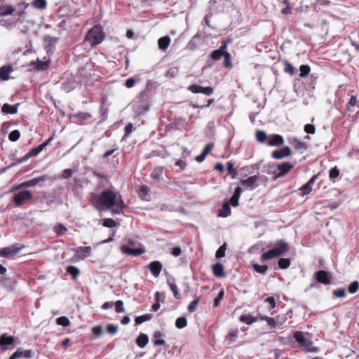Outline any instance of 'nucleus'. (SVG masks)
Segmentation results:
<instances>
[{
    "mask_svg": "<svg viewBox=\"0 0 359 359\" xmlns=\"http://www.w3.org/2000/svg\"><path fill=\"white\" fill-rule=\"evenodd\" d=\"M96 203L101 209L109 210L112 208V212L116 215L123 213L126 204L120 194L117 195L111 189H105L102 191L97 198Z\"/></svg>",
    "mask_w": 359,
    "mask_h": 359,
    "instance_id": "nucleus-1",
    "label": "nucleus"
},
{
    "mask_svg": "<svg viewBox=\"0 0 359 359\" xmlns=\"http://www.w3.org/2000/svg\"><path fill=\"white\" fill-rule=\"evenodd\" d=\"M295 165L294 163H273L268 165L267 173L273 175L275 180L286 175Z\"/></svg>",
    "mask_w": 359,
    "mask_h": 359,
    "instance_id": "nucleus-2",
    "label": "nucleus"
},
{
    "mask_svg": "<svg viewBox=\"0 0 359 359\" xmlns=\"http://www.w3.org/2000/svg\"><path fill=\"white\" fill-rule=\"evenodd\" d=\"M105 37V34L101 27L93 26L86 34L83 43H88L90 47L100 44Z\"/></svg>",
    "mask_w": 359,
    "mask_h": 359,
    "instance_id": "nucleus-3",
    "label": "nucleus"
},
{
    "mask_svg": "<svg viewBox=\"0 0 359 359\" xmlns=\"http://www.w3.org/2000/svg\"><path fill=\"white\" fill-rule=\"evenodd\" d=\"M294 338L306 352L317 353L320 351V348L318 346H313V341L309 339H306L302 332H295Z\"/></svg>",
    "mask_w": 359,
    "mask_h": 359,
    "instance_id": "nucleus-4",
    "label": "nucleus"
},
{
    "mask_svg": "<svg viewBox=\"0 0 359 359\" xmlns=\"http://www.w3.org/2000/svg\"><path fill=\"white\" fill-rule=\"evenodd\" d=\"M287 142L294 148L299 151L300 154H303L307 149V144L295 137H290L287 138Z\"/></svg>",
    "mask_w": 359,
    "mask_h": 359,
    "instance_id": "nucleus-5",
    "label": "nucleus"
},
{
    "mask_svg": "<svg viewBox=\"0 0 359 359\" xmlns=\"http://www.w3.org/2000/svg\"><path fill=\"white\" fill-rule=\"evenodd\" d=\"M187 89L193 93H203L208 96L211 95L214 92L212 87H203L196 84L190 85Z\"/></svg>",
    "mask_w": 359,
    "mask_h": 359,
    "instance_id": "nucleus-6",
    "label": "nucleus"
},
{
    "mask_svg": "<svg viewBox=\"0 0 359 359\" xmlns=\"http://www.w3.org/2000/svg\"><path fill=\"white\" fill-rule=\"evenodd\" d=\"M49 65L50 60L41 61L39 59H36V60L29 62L27 66L30 67L29 70L44 71L48 68Z\"/></svg>",
    "mask_w": 359,
    "mask_h": 359,
    "instance_id": "nucleus-7",
    "label": "nucleus"
},
{
    "mask_svg": "<svg viewBox=\"0 0 359 359\" xmlns=\"http://www.w3.org/2000/svg\"><path fill=\"white\" fill-rule=\"evenodd\" d=\"M21 250V247H16L15 245L6 247L0 249V257L6 258H13Z\"/></svg>",
    "mask_w": 359,
    "mask_h": 359,
    "instance_id": "nucleus-8",
    "label": "nucleus"
},
{
    "mask_svg": "<svg viewBox=\"0 0 359 359\" xmlns=\"http://www.w3.org/2000/svg\"><path fill=\"white\" fill-rule=\"evenodd\" d=\"M121 251L123 254L137 257L144 253L145 249L143 247L132 248L127 245H123L121 248Z\"/></svg>",
    "mask_w": 359,
    "mask_h": 359,
    "instance_id": "nucleus-9",
    "label": "nucleus"
},
{
    "mask_svg": "<svg viewBox=\"0 0 359 359\" xmlns=\"http://www.w3.org/2000/svg\"><path fill=\"white\" fill-rule=\"evenodd\" d=\"M14 342L15 338L13 336H9L7 334H3L0 336V348L2 351L9 349Z\"/></svg>",
    "mask_w": 359,
    "mask_h": 359,
    "instance_id": "nucleus-10",
    "label": "nucleus"
},
{
    "mask_svg": "<svg viewBox=\"0 0 359 359\" xmlns=\"http://www.w3.org/2000/svg\"><path fill=\"white\" fill-rule=\"evenodd\" d=\"M79 85V82L73 77H67L62 84V89L65 92L69 93L74 90Z\"/></svg>",
    "mask_w": 359,
    "mask_h": 359,
    "instance_id": "nucleus-11",
    "label": "nucleus"
},
{
    "mask_svg": "<svg viewBox=\"0 0 359 359\" xmlns=\"http://www.w3.org/2000/svg\"><path fill=\"white\" fill-rule=\"evenodd\" d=\"M276 256L278 257L289 250V245L283 240L277 241L273 248Z\"/></svg>",
    "mask_w": 359,
    "mask_h": 359,
    "instance_id": "nucleus-12",
    "label": "nucleus"
},
{
    "mask_svg": "<svg viewBox=\"0 0 359 359\" xmlns=\"http://www.w3.org/2000/svg\"><path fill=\"white\" fill-rule=\"evenodd\" d=\"M259 177L257 175L250 176L245 180H241V184L245 187V189H249L250 190L255 189L257 187V181Z\"/></svg>",
    "mask_w": 359,
    "mask_h": 359,
    "instance_id": "nucleus-13",
    "label": "nucleus"
},
{
    "mask_svg": "<svg viewBox=\"0 0 359 359\" xmlns=\"http://www.w3.org/2000/svg\"><path fill=\"white\" fill-rule=\"evenodd\" d=\"M292 151L287 146L284 147L281 149H276L272 151L271 157L274 159H282L285 157L290 156Z\"/></svg>",
    "mask_w": 359,
    "mask_h": 359,
    "instance_id": "nucleus-14",
    "label": "nucleus"
},
{
    "mask_svg": "<svg viewBox=\"0 0 359 359\" xmlns=\"http://www.w3.org/2000/svg\"><path fill=\"white\" fill-rule=\"evenodd\" d=\"M314 276L317 281L322 284L327 285L331 282L330 273L326 271L319 270L315 273Z\"/></svg>",
    "mask_w": 359,
    "mask_h": 359,
    "instance_id": "nucleus-15",
    "label": "nucleus"
},
{
    "mask_svg": "<svg viewBox=\"0 0 359 359\" xmlns=\"http://www.w3.org/2000/svg\"><path fill=\"white\" fill-rule=\"evenodd\" d=\"M73 251L75 252L79 259H84L86 257L90 256L92 248L90 246H80L74 248Z\"/></svg>",
    "mask_w": 359,
    "mask_h": 359,
    "instance_id": "nucleus-16",
    "label": "nucleus"
},
{
    "mask_svg": "<svg viewBox=\"0 0 359 359\" xmlns=\"http://www.w3.org/2000/svg\"><path fill=\"white\" fill-rule=\"evenodd\" d=\"M284 144L283 137L278 134H273L269 136L267 144L271 147H279Z\"/></svg>",
    "mask_w": 359,
    "mask_h": 359,
    "instance_id": "nucleus-17",
    "label": "nucleus"
},
{
    "mask_svg": "<svg viewBox=\"0 0 359 359\" xmlns=\"http://www.w3.org/2000/svg\"><path fill=\"white\" fill-rule=\"evenodd\" d=\"M162 267L163 266L161 263L158 261H153L148 265V268L149 269L151 273L156 278L159 276L162 270Z\"/></svg>",
    "mask_w": 359,
    "mask_h": 359,
    "instance_id": "nucleus-18",
    "label": "nucleus"
},
{
    "mask_svg": "<svg viewBox=\"0 0 359 359\" xmlns=\"http://www.w3.org/2000/svg\"><path fill=\"white\" fill-rule=\"evenodd\" d=\"M212 273L217 278H223L225 276V273L224 271V266L222 264L217 262L215 264L212 265Z\"/></svg>",
    "mask_w": 359,
    "mask_h": 359,
    "instance_id": "nucleus-19",
    "label": "nucleus"
},
{
    "mask_svg": "<svg viewBox=\"0 0 359 359\" xmlns=\"http://www.w3.org/2000/svg\"><path fill=\"white\" fill-rule=\"evenodd\" d=\"M46 178L47 177L46 175H42L29 180L24 181V188L34 187L40 182H44L46 180Z\"/></svg>",
    "mask_w": 359,
    "mask_h": 359,
    "instance_id": "nucleus-20",
    "label": "nucleus"
},
{
    "mask_svg": "<svg viewBox=\"0 0 359 359\" xmlns=\"http://www.w3.org/2000/svg\"><path fill=\"white\" fill-rule=\"evenodd\" d=\"M44 41L46 43V51L48 53L50 50H51L54 48V46L58 41V39L57 37H53V36L47 35L44 37Z\"/></svg>",
    "mask_w": 359,
    "mask_h": 359,
    "instance_id": "nucleus-21",
    "label": "nucleus"
},
{
    "mask_svg": "<svg viewBox=\"0 0 359 359\" xmlns=\"http://www.w3.org/2000/svg\"><path fill=\"white\" fill-rule=\"evenodd\" d=\"M238 337V330L237 329H231L226 335L225 341H227L229 344H231L237 339Z\"/></svg>",
    "mask_w": 359,
    "mask_h": 359,
    "instance_id": "nucleus-22",
    "label": "nucleus"
},
{
    "mask_svg": "<svg viewBox=\"0 0 359 359\" xmlns=\"http://www.w3.org/2000/svg\"><path fill=\"white\" fill-rule=\"evenodd\" d=\"M231 214V208L229 202H224L222 205V210H220L217 214L218 217H226Z\"/></svg>",
    "mask_w": 359,
    "mask_h": 359,
    "instance_id": "nucleus-23",
    "label": "nucleus"
},
{
    "mask_svg": "<svg viewBox=\"0 0 359 359\" xmlns=\"http://www.w3.org/2000/svg\"><path fill=\"white\" fill-rule=\"evenodd\" d=\"M170 43V38L168 36H165L160 38L158 41V48L165 50Z\"/></svg>",
    "mask_w": 359,
    "mask_h": 359,
    "instance_id": "nucleus-24",
    "label": "nucleus"
},
{
    "mask_svg": "<svg viewBox=\"0 0 359 359\" xmlns=\"http://www.w3.org/2000/svg\"><path fill=\"white\" fill-rule=\"evenodd\" d=\"M12 71L11 66H3L0 68V79L7 81L9 79V74Z\"/></svg>",
    "mask_w": 359,
    "mask_h": 359,
    "instance_id": "nucleus-25",
    "label": "nucleus"
},
{
    "mask_svg": "<svg viewBox=\"0 0 359 359\" xmlns=\"http://www.w3.org/2000/svg\"><path fill=\"white\" fill-rule=\"evenodd\" d=\"M148 342V336L143 333H141L136 339V344L140 348H144Z\"/></svg>",
    "mask_w": 359,
    "mask_h": 359,
    "instance_id": "nucleus-26",
    "label": "nucleus"
},
{
    "mask_svg": "<svg viewBox=\"0 0 359 359\" xmlns=\"http://www.w3.org/2000/svg\"><path fill=\"white\" fill-rule=\"evenodd\" d=\"M163 168L162 167H156L151 172V177L159 182L162 179Z\"/></svg>",
    "mask_w": 359,
    "mask_h": 359,
    "instance_id": "nucleus-27",
    "label": "nucleus"
},
{
    "mask_svg": "<svg viewBox=\"0 0 359 359\" xmlns=\"http://www.w3.org/2000/svg\"><path fill=\"white\" fill-rule=\"evenodd\" d=\"M42 150L40 146H37L35 148L31 149L28 153L24 155V161H27L29 158L37 156Z\"/></svg>",
    "mask_w": 359,
    "mask_h": 359,
    "instance_id": "nucleus-28",
    "label": "nucleus"
},
{
    "mask_svg": "<svg viewBox=\"0 0 359 359\" xmlns=\"http://www.w3.org/2000/svg\"><path fill=\"white\" fill-rule=\"evenodd\" d=\"M275 257H278L273 250V249H271L264 253L261 255V261L264 262L266 260L272 259Z\"/></svg>",
    "mask_w": 359,
    "mask_h": 359,
    "instance_id": "nucleus-29",
    "label": "nucleus"
},
{
    "mask_svg": "<svg viewBox=\"0 0 359 359\" xmlns=\"http://www.w3.org/2000/svg\"><path fill=\"white\" fill-rule=\"evenodd\" d=\"M240 320L247 325H251L257 321V318L251 315H241L240 316Z\"/></svg>",
    "mask_w": 359,
    "mask_h": 359,
    "instance_id": "nucleus-30",
    "label": "nucleus"
},
{
    "mask_svg": "<svg viewBox=\"0 0 359 359\" xmlns=\"http://www.w3.org/2000/svg\"><path fill=\"white\" fill-rule=\"evenodd\" d=\"M17 105H11L8 104H4L2 106L1 111L5 114H15L17 112Z\"/></svg>",
    "mask_w": 359,
    "mask_h": 359,
    "instance_id": "nucleus-31",
    "label": "nucleus"
},
{
    "mask_svg": "<svg viewBox=\"0 0 359 359\" xmlns=\"http://www.w3.org/2000/svg\"><path fill=\"white\" fill-rule=\"evenodd\" d=\"M269 137L266 133L263 130H257L256 140L260 143H265L268 141Z\"/></svg>",
    "mask_w": 359,
    "mask_h": 359,
    "instance_id": "nucleus-32",
    "label": "nucleus"
},
{
    "mask_svg": "<svg viewBox=\"0 0 359 359\" xmlns=\"http://www.w3.org/2000/svg\"><path fill=\"white\" fill-rule=\"evenodd\" d=\"M153 318V315L151 314H145L143 316H140L135 318V325H140L145 321L151 320Z\"/></svg>",
    "mask_w": 359,
    "mask_h": 359,
    "instance_id": "nucleus-33",
    "label": "nucleus"
},
{
    "mask_svg": "<svg viewBox=\"0 0 359 359\" xmlns=\"http://www.w3.org/2000/svg\"><path fill=\"white\" fill-rule=\"evenodd\" d=\"M234 164L231 161H228L226 163V170L228 174L231 175L232 179H235L238 175V172L233 168Z\"/></svg>",
    "mask_w": 359,
    "mask_h": 359,
    "instance_id": "nucleus-34",
    "label": "nucleus"
},
{
    "mask_svg": "<svg viewBox=\"0 0 359 359\" xmlns=\"http://www.w3.org/2000/svg\"><path fill=\"white\" fill-rule=\"evenodd\" d=\"M66 271L69 273L73 279H76L80 273V271L78 267L75 266H69L66 269Z\"/></svg>",
    "mask_w": 359,
    "mask_h": 359,
    "instance_id": "nucleus-35",
    "label": "nucleus"
},
{
    "mask_svg": "<svg viewBox=\"0 0 359 359\" xmlns=\"http://www.w3.org/2000/svg\"><path fill=\"white\" fill-rule=\"evenodd\" d=\"M187 325V320L184 316H181L177 318L175 321V326L178 329H182Z\"/></svg>",
    "mask_w": 359,
    "mask_h": 359,
    "instance_id": "nucleus-36",
    "label": "nucleus"
},
{
    "mask_svg": "<svg viewBox=\"0 0 359 359\" xmlns=\"http://www.w3.org/2000/svg\"><path fill=\"white\" fill-rule=\"evenodd\" d=\"M252 268L256 272L262 275H264L268 270L266 265H259L258 264H252Z\"/></svg>",
    "mask_w": 359,
    "mask_h": 359,
    "instance_id": "nucleus-37",
    "label": "nucleus"
},
{
    "mask_svg": "<svg viewBox=\"0 0 359 359\" xmlns=\"http://www.w3.org/2000/svg\"><path fill=\"white\" fill-rule=\"evenodd\" d=\"M34 7L39 9H43L47 6L46 0H32L30 3Z\"/></svg>",
    "mask_w": 359,
    "mask_h": 359,
    "instance_id": "nucleus-38",
    "label": "nucleus"
},
{
    "mask_svg": "<svg viewBox=\"0 0 359 359\" xmlns=\"http://www.w3.org/2000/svg\"><path fill=\"white\" fill-rule=\"evenodd\" d=\"M290 265V260L287 258H280L278 262V266L280 269H286Z\"/></svg>",
    "mask_w": 359,
    "mask_h": 359,
    "instance_id": "nucleus-39",
    "label": "nucleus"
},
{
    "mask_svg": "<svg viewBox=\"0 0 359 359\" xmlns=\"http://www.w3.org/2000/svg\"><path fill=\"white\" fill-rule=\"evenodd\" d=\"M14 8L11 6L0 7V17L12 14Z\"/></svg>",
    "mask_w": 359,
    "mask_h": 359,
    "instance_id": "nucleus-40",
    "label": "nucleus"
},
{
    "mask_svg": "<svg viewBox=\"0 0 359 359\" xmlns=\"http://www.w3.org/2000/svg\"><path fill=\"white\" fill-rule=\"evenodd\" d=\"M168 285H169L171 291L172 292L174 297L176 299H179L181 296L178 291L177 285L174 283H170L169 280H168Z\"/></svg>",
    "mask_w": 359,
    "mask_h": 359,
    "instance_id": "nucleus-41",
    "label": "nucleus"
},
{
    "mask_svg": "<svg viewBox=\"0 0 359 359\" xmlns=\"http://www.w3.org/2000/svg\"><path fill=\"white\" fill-rule=\"evenodd\" d=\"M57 324L62 327H67L70 325L69 318L66 316H61L56 319Z\"/></svg>",
    "mask_w": 359,
    "mask_h": 359,
    "instance_id": "nucleus-42",
    "label": "nucleus"
},
{
    "mask_svg": "<svg viewBox=\"0 0 359 359\" xmlns=\"http://www.w3.org/2000/svg\"><path fill=\"white\" fill-rule=\"evenodd\" d=\"M226 249V244L224 243L216 251V253H215L216 258L217 259H220V258L224 257L225 256Z\"/></svg>",
    "mask_w": 359,
    "mask_h": 359,
    "instance_id": "nucleus-43",
    "label": "nucleus"
},
{
    "mask_svg": "<svg viewBox=\"0 0 359 359\" xmlns=\"http://www.w3.org/2000/svg\"><path fill=\"white\" fill-rule=\"evenodd\" d=\"M54 230L57 236H61L67 231V228L62 224H57L55 225Z\"/></svg>",
    "mask_w": 359,
    "mask_h": 359,
    "instance_id": "nucleus-44",
    "label": "nucleus"
},
{
    "mask_svg": "<svg viewBox=\"0 0 359 359\" xmlns=\"http://www.w3.org/2000/svg\"><path fill=\"white\" fill-rule=\"evenodd\" d=\"M310 67L309 65H302L299 67L300 74L299 76L301 77H305L309 75L310 72Z\"/></svg>",
    "mask_w": 359,
    "mask_h": 359,
    "instance_id": "nucleus-45",
    "label": "nucleus"
},
{
    "mask_svg": "<svg viewBox=\"0 0 359 359\" xmlns=\"http://www.w3.org/2000/svg\"><path fill=\"white\" fill-rule=\"evenodd\" d=\"M20 137V132L18 130H13L8 135V140L11 142H15Z\"/></svg>",
    "mask_w": 359,
    "mask_h": 359,
    "instance_id": "nucleus-46",
    "label": "nucleus"
},
{
    "mask_svg": "<svg viewBox=\"0 0 359 359\" xmlns=\"http://www.w3.org/2000/svg\"><path fill=\"white\" fill-rule=\"evenodd\" d=\"M359 288V283L358 281H353L349 285L348 288V291L351 294L355 293Z\"/></svg>",
    "mask_w": 359,
    "mask_h": 359,
    "instance_id": "nucleus-47",
    "label": "nucleus"
},
{
    "mask_svg": "<svg viewBox=\"0 0 359 359\" xmlns=\"http://www.w3.org/2000/svg\"><path fill=\"white\" fill-rule=\"evenodd\" d=\"M199 301L200 297H197L189 304L187 309L190 313H193L196 310V306L199 303Z\"/></svg>",
    "mask_w": 359,
    "mask_h": 359,
    "instance_id": "nucleus-48",
    "label": "nucleus"
},
{
    "mask_svg": "<svg viewBox=\"0 0 359 359\" xmlns=\"http://www.w3.org/2000/svg\"><path fill=\"white\" fill-rule=\"evenodd\" d=\"M76 117L79 121H85L91 117L90 114L88 112H79L74 116Z\"/></svg>",
    "mask_w": 359,
    "mask_h": 359,
    "instance_id": "nucleus-49",
    "label": "nucleus"
},
{
    "mask_svg": "<svg viewBox=\"0 0 359 359\" xmlns=\"http://www.w3.org/2000/svg\"><path fill=\"white\" fill-rule=\"evenodd\" d=\"M116 225V222L111 218H106L103 221V226L108 228L115 227Z\"/></svg>",
    "mask_w": 359,
    "mask_h": 359,
    "instance_id": "nucleus-50",
    "label": "nucleus"
},
{
    "mask_svg": "<svg viewBox=\"0 0 359 359\" xmlns=\"http://www.w3.org/2000/svg\"><path fill=\"white\" fill-rule=\"evenodd\" d=\"M115 311L116 313H123L125 309L123 307V302L121 300H117L115 302Z\"/></svg>",
    "mask_w": 359,
    "mask_h": 359,
    "instance_id": "nucleus-51",
    "label": "nucleus"
},
{
    "mask_svg": "<svg viewBox=\"0 0 359 359\" xmlns=\"http://www.w3.org/2000/svg\"><path fill=\"white\" fill-rule=\"evenodd\" d=\"M118 331V325H114V324H109L107 326V332L109 334H115Z\"/></svg>",
    "mask_w": 359,
    "mask_h": 359,
    "instance_id": "nucleus-52",
    "label": "nucleus"
},
{
    "mask_svg": "<svg viewBox=\"0 0 359 359\" xmlns=\"http://www.w3.org/2000/svg\"><path fill=\"white\" fill-rule=\"evenodd\" d=\"M13 201L18 205H21L22 204V191L18 192L15 195Z\"/></svg>",
    "mask_w": 359,
    "mask_h": 359,
    "instance_id": "nucleus-53",
    "label": "nucleus"
},
{
    "mask_svg": "<svg viewBox=\"0 0 359 359\" xmlns=\"http://www.w3.org/2000/svg\"><path fill=\"white\" fill-rule=\"evenodd\" d=\"M318 78V76L316 73H312L310 75L311 83L309 85L311 89L313 90L315 88V85L316 84V81Z\"/></svg>",
    "mask_w": 359,
    "mask_h": 359,
    "instance_id": "nucleus-54",
    "label": "nucleus"
},
{
    "mask_svg": "<svg viewBox=\"0 0 359 359\" xmlns=\"http://www.w3.org/2000/svg\"><path fill=\"white\" fill-rule=\"evenodd\" d=\"M339 175V170L336 167L332 168L329 172V177L330 180L337 178Z\"/></svg>",
    "mask_w": 359,
    "mask_h": 359,
    "instance_id": "nucleus-55",
    "label": "nucleus"
},
{
    "mask_svg": "<svg viewBox=\"0 0 359 359\" xmlns=\"http://www.w3.org/2000/svg\"><path fill=\"white\" fill-rule=\"evenodd\" d=\"M224 292L223 290H220L219 292V294L217 296V297L214 299V306L215 307H217L219 306V302L220 301L222 300V299L224 297Z\"/></svg>",
    "mask_w": 359,
    "mask_h": 359,
    "instance_id": "nucleus-56",
    "label": "nucleus"
},
{
    "mask_svg": "<svg viewBox=\"0 0 359 359\" xmlns=\"http://www.w3.org/2000/svg\"><path fill=\"white\" fill-rule=\"evenodd\" d=\"M304 131L308 134H314L316 132L315 126L312 124H306L304 126Z\"/></svg>",
    "mask_w": 359,
    "mask_h": 359,
    "instance_id": "nucleus-57",
    "label": "nucleus"
},
{
    "mask_svg": "<svg viewBox=\"0 0 359 359\" xmlns=\"http://www.w3.org/2000/svg\"><path fill=\"white\" fill-rule=\"evenodd\" d=\"M137 81H138V79H135L134 78H129L126 81L124 86L127 88H131L135 86Z\"/></svg>",
    "mask_w": 359,
    "mask_h": 359,
    "instance_id": "nucleus-58",
    "label": "nucleus"
},
{
    "mask_svg": "<svg viewBox=\"0 0 359 359\" xmlns=\"http://www.w3.org/2000/svg\"><path fill=\"white\" fill-rule=\"evenodd\" d=\"M165 299V295L163 292H156L155 294V299L156 302H163Z\"/></svg>",
    "mask_w": 359,
    "mask_h": 359,
    "instance_id": "nucleus-59",
    "label": "nucleus"
},
{
    "mask_svg": "<svg viewBox=\"0 0 359 359\" xmlns=\"http://www.w3.org/2000/svg\"><path fill=\"white\" fill-rule=\"evenodd\" d=\"M224 54L221 53L218 49L215 50L211 53V57L213 60H219Z\"/></svg>",
    "mask_w": 359,
    "mask_h": 359,
    "instance_id": "nucleus-60",
    "label": "nucleus"
},
{
    "mask_svg": "<svg viewBox=\"0 0 359 359\" xmlns=\"http://www.w3.org/2000/svg\"><path fill=\"white\" fill-rule=\"evenodd\" d=\"M333 294H334L336 297L341 298V297H345V295H346V292H345V290H344V289H343V288H339V289H337V290H335L333 292Z\"/></svg>",
    "mask_w": 359,
    "mask_h": 359,
    "instance_id": "nucleus-61",
    "label": "nucleus"
},
{
    "mask_svg": "<svg viewBox=\"0 0 359 359\" xmlns=\"http://www.w3.org/2000/svg\"><path fill=\"white\" fill-rule=\"evenodd\" d=\"M265 302L269 303L270 309H274L276 306V303L273 297H267Z\"/></svg>",
    "mask_w": 359,
    "mask_h": 359,
    "instance_id": "nucleus-62",
    "label": "nucleus"
},
{
    "mask_svg": "<svg viewBox=\"0 0 359 359\" xmlns=\"http://www.w3.org/2000/svg\"><path fill=\"white\" fill-rule=\"evenodd\" d=\"M224 57V66L226 67H230L231 65V55L229 53H226L223 55Z\"/></svg>",
    "mask_w": 359,
    "mask_h": 359,
    "instance_id": "nucleus-63",
    "label": "nucleus"
},
{
    "mask_svg": "<svg viewBox=\"0 0 359 359\" xmlns=\"http://www.w3.org/2000/svg\"><path fill=\"white\" fill-rule=\"evenodd\" d=\"M300 190H302L304 192V195H306L309 194L312 191V188L310 185L306 183L300 188Z\"/></svg>",
    "mask_w": 359,
    "mask_h": 359,
    "instance_id": "nucleus-64",
    "label": "nucleus"
}]
</instances>
